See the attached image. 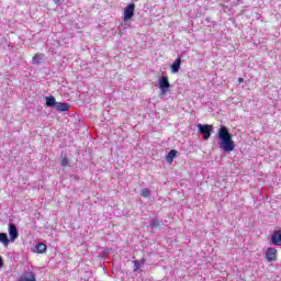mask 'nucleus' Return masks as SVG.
Returning <instances> with one entry per match:
<instances>
[{"label":"nucleus","mask_w":281,"mask_h":281,"mask_svg":"<svg viewBox=\"0 0 281 281\" xmlns=\"http://www.w3.org/2000/svg\"><path fill=\"white\" fill-rule=\"evenodd\" d=\"M217 135L218 139L222 142V144H220V148H223L224 153H232V150L236 148V143L232 139V134L225 125L220 127Z\"/></svg>","instance_id":"obj_1"},{"label":"nucleus","mask_w":281,"mask_h":281,"mask_svg":"<svg viewBox=\"0 0 281 281\" xmlns=\"http://www.w3.org/2000/svg\"><path fill=\"white\" fill-rule=\"evenodd\" d=\"M135 16V3H130L128 7H125L123 10V21L124 23L131 21Z\"/></svg>","instance_id":"obj_2"},{"label":"nucleus","mask_w":281,"mask_h":281,"mask_svg":"<svg viewBox=\"0 0 281 281\" xmlns=\"http://www.w3.org/2000/svg\"><path fill=\"white\" fill-rule=\"evenodd\" d=\"M198 128L202 135H204V139L207 140L212 137V128L213 126L210 124H198Z\"/></svg>","instance_id":"obj_3"},{"label":"nucleus","mask_w":281,"mask_h":281,"mask_svg":"<svg viewBox=\"0 0 281 281\" xmlns=\"http://www.w3.org/2000/svg\"><path fill=\"white\" fill-rule=\"evenodd\" d=\"M267 262H276L278 260V249L268 247L265 252Z\"/></svg>","instance_id":"obj_4"},{"label":"nucleus","mask_w":281,"mask_h":281,"mask_svg":"<svg viewBox=\"0 0 281 281\" xmlns=\"http://www.w3.org/2000/svg\"><path fill=\"white\" fill-rule=\"evenodd\" d=\"M9 236L12 243L19 238V229L16 228L15 224H9Z\"/></svg>","instance_id":"obj_5"},{"label":"nucleus","mask_w":281,"mask_h":281,"mask_svg":"<svg viewBox=\"0 0 281 281\" xmlns=\"http://www.w3.org/2000/svg\"><path fill=\"white\" fill-rule=\"evenodd\" d=\"M159 88L162 93H168V89H170V81L168 80V77H161L159 79Z\"/></svg>","instance_id":"obj_6"},{"label":"nucleus","mask_w":281,"mask_h":281,"mask_svg":"<svg viewBox=\"0 0 281 281\" xmlns=\"http://www.w3.org/2000/svg\"><path fill=\"white\" fill-rule=\"evenodd\" d=\"M271 245H281V232L280 231H274L273 234L271 235Z\"/></svg>","instance_id":"obj_7"},{"label":"nucleus","mask_w":281,"mask_h":281,"mask_svg":"<svg viewBox=\"0 0 281 281\" xmlns=\"http://www.w3.org/2000/svg\"><path fill=\"white\" fill-rule=\"evenodd\" d=\"M18 281H36L34 272H24Z\"/></svg>","instance_id":"obj_8"},{"label":"nucleus","mask_w":281,"mask_h":281,"mask_svg":"<svg viewBox=\"0 0 281 281\" xmlns=\"http://www.w3.org/2000/svg\"><path fill=\"white\" fill-rule=\"evenodd\" d=\"M34 65H41L45 60V54L43 53H37L35 56L32 58Z\"/></svg>","instance_id":"obj_9"},{"label":"nucleus","mask_w":281,"mask_h":281,"mask_svg":"<svg viewBox=\"0 0 281 281\" xmlns=\"http://www.w3.org/2000/svg\"><path fill=\"white\" fill-rule=\"evenodd\" d=\"M179 69H181V58L178 57L171 65V71L173 74H177Z\"/></svg>","instance_id":"obj_10"},{"label":"nucleus","mask_w":281,"mask_h":281,"mask_svg":"<svg viewBox=\"0 0 281 281\" xmlns=\"http://www.w3.org/2000/svg\"><path fill=\"white\" fill-rule=\"evenodd\" d=\"M56 104H58V102H56V98H54V95L46 98V106L56 109Z\"/></svg>","instance_id":"obj_11"},{"label":"nucleus","mask_w":281,"mask_h":281,"mask_svg":"<svg viewBox=\"0 0 281 281\" xmlns=\"http://www.w3.org/2000/svg\"><path fill=\"white\" fill-rule=\"evenodd\" d=\"M55 109L56 111H60V112L69 111V104L57 102V104L55 105Z\"/></svg>","instance_id":"obj_12"},{"label":"nucleus","mask_w":281,"mask_h":281,"mask_svg":"<svg viewBox=\"0 0 281 281\" xmlns=\"http://www.w3.org/2000/svg\"><path fill=\"white\" fill-rule=\"evenodd\" d=\"M36 254H45L47 251V245L44 243H38L35 245Z\"/></svg>","instance_id":"obj_13"},{"label":"nucleus","mask_w":281,"mask_h":281,"mask_svg":"<svg viewBox=\"0 0 281 281\" xmlns=\"http://www.w3.org/2000/svg\"><path fill=\"white\" fill-rule=\"evenodd\" d=\"M176 157H177V150L171 149L166 157V161H168V164H172V161H175Z\"/></svg>","instance_id":"obj_14"},{"label":"nucleus","mask_w":281,"mask_h":281,"mask_svg":"<svg viewBox=\"0 0 281 281\" xmlns=\"http://www.w3.org/2000/svg\"><path fill=\"white\" fill-rule=\"evenodd\" d=\"M0 243H2L4 247H8L10 245V239L8 238V234L0 233Z\"/></svg>","instance_id":"obj_15"},{"label":"nucleus","mask_w":281,"mask_h":281,"mask_svg":"<svg viewBox=\"0 0 281 281\" xmlns=\"http://www.w3.org/2000/svg\"><path fill=\"white\" fill-rule=\"evenodd\" d=\"M140 196H144V199H148V196H150V190L149 189H143L140 191Z\"/></svg>","instance_id":"obj_16"},{"label":"nucleus","mask_w":281,"mask_h":281,"mask_svg":"<svg viewBox=\"0 0 281 281\" xmlns=\"http://www.w3.org/2000/svg\"><path fill=\"white\" fill-rule=\"evenodd\" d=\"M133 265H134V271H139V269H142V263L137 260H134L133 261Z\"/></svg>","instance_id":"obj_17"},{"label":"nucleus","mask_w":281,"mask_h":281,"mask_svg":"<svg viewBox=\"0 0 281 281\" xmlns=\"http://www.w3.org/2000/svg\"><path fill=\"white\" fill-rule=\"evenodd\" d=\"M159 225H161V221H159V220H154L150 223V227H159Z\"/></svg>","instance_id":"obj_18"},{"label":"nucleus","mask_w":281,"mask_h":281,"mask_svg":"<svg viewBox=\"0 0 281 281\" xmlns=\"http://www.w3.org/2000/svg\"><path fill=\"white\" fill-rule=\"evenodd\" d=\"M61 166L65 168L66 166H69V159H67V157H64L61 159Z\"/></svg>","instance_id":"obj_19"},{"label":"nucleus","mask_w":281,"mask_h":281,"mask_svg":"<svg viewBox=\"0 0 281 281\" xmlns=\"http://www.w3.org/2000/svg\"><path fill=\"white\" fill-rule=\"evenodd\" d=\"M238 82H245V79L243 77H239Z\"/></svg>","instance_id":"obj_20"},{"label":"nucleus","mask_w":281,"mask_h":281,"mask_svg":"<svg viewBox=\"0 0 281 281\" xmlns=\"http://www.w3.org/2000/svg\"><path fill=\"white\" fill-rule=\"evenodd\" d=\"M3 267V259L0 257V269Z\"/></svg>","instance_id":"obj_21"},{"label":"nucleus","mask_w":281,"mask_h":281,"mask_svg":"<svg viewBox=\"0 0 281 281\" xmlns=\"http://www.w3.org/2000/svg\"><path fill=\"white\" fill-rule=\"evenodd\" d=\"M54 3H60V0H53Z\"/></svg>","instance_id":"obj_22"}]
</instances>
